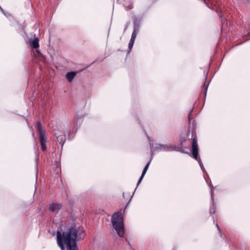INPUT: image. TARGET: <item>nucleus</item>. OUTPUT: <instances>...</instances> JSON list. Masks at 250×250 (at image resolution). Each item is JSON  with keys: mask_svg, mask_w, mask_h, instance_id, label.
I'll use <instances>...</instances> for the list:
<instances>
[{"mask_svg": "<svg viewBox=\"0 0 250 250\" xmlns=\"http://www.w3.org/2000/svg\"><path fill=\"white\" fill-rule=\"evenodd\" d=\"M57 141L62 145L63 143H64V137L62 136H58L57 137Z\"/></svg>", "mask_w": 250, "mask_h": 250, "instance_id": "obj_8", "label": "nucleus"}, {"mask_svg": "<svg viewBox=\"0 0 250 250\" xmlns=\"http://www.w3.org/2000/svg\"><path fill=\"white\" fill-rule=\"evenodd\" d=\"M210 213H214L215 212L214 209H210Z\"/></svg>", "mask_w": 250, "mask_h": 250, "instance_id": "obj_15", "label": "nucleus"}, {"mask_svg": "<svg viewBox=\"0 0 250 250\" xmlns=\"http://www.w3.org/2000/svg\"><path fill=\"white\" fill-rule=\"evenodd\" d=\"M204 2H205V0H202Z\"/></svg>", "mask_w": 250, "mask_h": 250, "instance_id": "obj_17", "label": "nucleus"}, {"mask_svg": "<svg viewBox=\"0 0 250 250\" xmlns=\"http://www.w3.org/2000/svg\"><path fill=\"white\" fill-rule=\"evenodd\" d=\"M30 44L33 48H38L39 46L38 39L35 38L34 40L30 41Z\"/></svg>", "mask_w": 250, "mask_h": 250, "instance_id": "obj_7", "label": "nucleus"}, {"mask_svg": "<svg viewBox=\"0 0 250 250\" xmlns=\"http://www.w3.org/2000/svg\"><path fill=\"white\" fill-rule=\"evenodd\" d=\"M146 171H147L146 170L144 169L142 174V175L140 177V178L138 182L137 185H138L141 183V182L142 181V179H143L145 174L146 173Z\"/></svg>", "mask_w": 250, "mask_h": 250, "instance_id": "obj_10", "label": "nucleus"}, {"mask_svg": "<svg viewBox=\"0 0 250 250\" xmlns=\"http://www.w3.org/2000/svg\"><path fill=\"white\" fill-rule=\"evenodd\" d=\"M192 154L193 157L199 162L200 160L198 158V148L197 140L195 138L192 140Z\"/></svg>", "mask_w": 250, "mask_h": 250, "instance_id": "obj_4", "label": "nucleus"}, {"mask_svg": "<svg viewBox=\"0 0 250 250\" xmlns=\"http://www.w3.org/2000/svg\"><path fill=\"white\" fill-rule=\"evenodd\" d=\"M76 73L75 72H68L66 74V78L68 82H71L76 76Z\"/></svg>", "mask_w": 250, "mask_h": 250, "instance_id": "obj_6", "label": "nucleus"}, {"mask_svg": "<svg viewBox=\"0 0 250 250\" xmlns=\"http://www.w3.org/2000/svg\"><path fill=\"white\" fill-rule=\"evenodd\" d=\"M146 171H147L146 170L144 169L142 174V175L140 177V178L138 182L137 185H138L141 183V182L142 181V179H143L145 174L146 173Z\"/></svg>", "mask_w": 250, "mask_h": 250, "instance_id": "obj_9", "label": "nucleus"}, {"mask_svg": "<svg viewBox=\"0 0 250 250\" xmlns=\"http://www.w3.org/2000/svg\"><path fill=\"white\" fill-rule=\"evenodd\" d=\"M216 227H217V228H218V229L219 231L220 232H220V229L219 228V227H218V225L216 224Z\"/></svg>", "mask_w": 250, "mask_h": 250, "instance_id": "obj_16", "label": "nucleus"}, {"mask_svg": "<svg viewBox=\"0 0 250 250\" xmlns=\"http://www.w3.org/2000/svg\"><path fill=\"white\" fill-rule=\"evenodd\" d=\"M158 146H159V148L160 149H162V148H164V146H161V145H159Z\"/></svg>", "mask_w": 250, "mask_h": 250, "instance_id": "obj_14", "label": "nucleus"}, {"mask_svg": "<svg viewBox=\"0 0 250 250\" xmlns=\"http://www.w3.org/2000/svg\"><path fill=\"white\" fill-rule=\"evenodd\" d=\"M37 129L39 136V139L41 145V148L42 151L45 150L46 148L45 143L46 142L47 137L45 132L42 127L40 123H38L37 125Z\"/></svg>", "mask_w": 250, "mask_h": 250, "instance_id": "obj_3", "label": "nucleus"}, {"mask_svg": "<svg viewBox=\"0 0 250 250\" xmlns=\"http://www.w3.org/2000/svg\"><path fill=\"white\" fill-rule=\"evenodd\" d=\"M134 42H135L134 41L130 40L129 44H128V48L129 49V51L131 50V48H132L134 43Z\"/></svg>", "mask_w": 250, "mask_h": 250, "instance_id": "obj_12", "label": "nucleus"}, {"mask_svg": "<svg viewBox=\"0 0 250 250\" xmlns=\"http://www.w3.org/2000/svg\"><path fill=\"white\" fill-rule=\"evenodd\" d=\"M136 36H137V33L136 32V30H134L132 34L131 38L130 40L135 41Z\"/></svg>", "mask_w": 250, "mask_h": 250, "instance_id": "obj_11", "label": "nucleus"}, {"mask_svg": "<svg viewBox=\"0 0 250 250\" xmlns=\"http://www.w3.org/2000/svg\"><path fill=\"white\" fill-rule=\"evenodd\" d=\"M149 164H150V162H148L147 163V164L146 165V166H145V167L144 169H146V170H147L148 168V167H149Z\"/></svg>", "mask_w": 250, "mask_h": 250, "instance_id": "obj_13", "label": "nucleus"}, {"mask_svg": "<svg viewBox=\"0 0 250 250\" xmlns=\"http://www.w3.org/2000/svg\"><path fill=\"white\" fill-rule=\"evenodd\" d=\"M111 221L113 228L116 230L118 234L121 237L123 236L124 234V228L123 220L121 216V213L120 212L115 213L113 215Z\"/></svg>", "mask_w": 250, "mask_h": 250, "instance_id": "obj_2", "label": "nucleus"}, {"mask_svg": "<svg viewBox=\"0 0 250 250\" xmlns=\"http://www.w3.org/2000/svg\"><path fill=\"white\" fill-rule=\"evenodd\" d=\"M77 237V230L73 228L67 231L63 232L62 238L61 233L60 231L57 232L58 244L62 250H65L63 243L66 246L67 250H77L76 245Z\"/></svg>", "mask_w": 250, "mask_h": 250, "instance_id": "obj_1", "label": "nucleus"}, {"mask_svg": "<svg viewBox=\"0 0 250 250\" xmlns=\"http://www.w3.org/2000/svg\"><path fill=\"white\" fill-rule=\"evenodd\" d=\"M62 208V206L59 204L52 203L49 206V210L53 212H57Z\"/></svg>", "mask_w": 250, "mask_h": 250, "instance_id": "obj_5", "label": "nucleus"}]
</instances>
